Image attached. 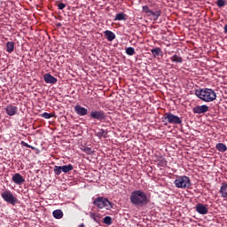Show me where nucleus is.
Instances as JSON below:
<instances>
[{"label":"nucleus","instance_id":"2eb2a0df","mask_svg":"<svg viewBox=\"0 0 227 227\" xmlns=\"http://www.w3.org/2000/svg\"><path fill=\"white\" fill-rule=\"evenodd\" d=\"M219 192L222 198H227V182L222 184Z\"/></svg>","mask_w":227,"mask_h":227},{"label":"nucleus","instance_id":"b1692460","mask_svg":"<svg viewBox=\"0 0 227 227\" xmlns=\"http://www.w3.org/2000/svg\"><path fill=\"white\" fill-rule=\"evenodd\" d=\"M42 118H44L45 120H51V118H56V114H49L47 112H44L40 114Z\"/></svg>","mask_w":227,"mask_h":227},{"label":"nucleus","instance_id":"20e7f679","mask_svg":"<svg viewBox=\"0 0 227 227\" xmlns=\"http://www.w3.org/2000/svg\"><path fill=\"white\" fill-rule=\"evenodd\" d=\"M93 205L98 207V208H106V210H111V208H113V203L104 197L96 198L93 201Z\"/></svg>","mask_w":227,"mask_h":227},{"label":"nucleus","instance_id":"4c0bfd02","mask_svg":"<svg viewBox=\"0 0 227 227\" xmlns=\"http://www.w3.org/2000/svg\"><path fill=\"white\" fill-rule=\"evenodd\" d=\"M79 227H85L84 223L80 224Z\"/></svg>","mask_w":227,"mask_h":227},{"label":"nucleus","instance_id":"72a5a7b5","mask_svg":"<svg viewBox=\"0 0 227 227\" xmlns=\"http://www.w3.org/2000/svg\"><path fill=\"white\" fill-rule=\"evenodd\" d=\"M21 145H22V146H26V148L31 147V145H29V144H27V143H26L24 141H21Z\"/></svg>","mask_w":227,"mask_h":227},{"label":"nucleus","instance_id":"7c9ffc66","mask_svg":"<svg viewBox=\"0 0 227 227\" xmlns=\"http://www.w3.org/2000/svg\"><path fill=\"white\" fill-rule=\"evenodd\" d=\"M216 4L219 8H223V6L226 5V1L224 0H217Z\"/></svg>","mask_w":227,"mask_h":227},{"label":"nucleus","instance_id":"9b49d317","mask_svg":"<svg viewBox=\"0 0 227 227\" xmlns=\"http://www.w3.org/2000/svg\"><path fill=\"white\" fill-rule=\"evenodd\" d=\"M43 79L46 84H56L58 82V78L52 76L51 74H45Z\"/></svg>","mask_w":227,"mask_h":227},{"label":"nucleus","instance_id":"0eeeda50","mask_svg":"<svg viewBox=\"0 0 227 227\" xmlns=\"http://www.w3.org/2000/svg\"><path fill=\"white\" fill-rule=\"evenodd\" d=\"M90 116L92 120H98V121H106L107 120V114L104 110L91 111Z\"/></svg>","mask_w":227,"mask_h":227},{"label":"nucleus","instance_id":"423d86ee","mask_svg":"<svg viewBox=\"0 0 227 227\" xmlns=\"http://www.w3.org/2000/svg\"><path fill=\"white\" fill-rule=\"evenodd\" d=\"M163 121H168V123H172L174 125H181L182 118L178 115H175L172 113H165L163 115Z\"/></svg>","mask_w":227,"mask_h":227},{"label":"nucleus","instance_id":"2f4dec72","mask_svg":"<svg viewBox=\"0 0 227 227\" xmlns=\"http://www.w3.org/2000/svg\"><path fill=\"white\" fill-rule=\"evenodd\" d=\"M82 150L85 153H87V155H91V148L84 147Z\"/></svg>","mask_w":227,"mask_h":227},{"label":"nucleus","instance_id":"4468645a","mask_svg":"<svg viewBox=\"0 0 227 227\" xmlns=\"http://www.w3.org/2000/svg\"><path fill=\"white\" fill-rule=\"evenodd\" d=\"M104 35L106 38V40H108V42H113V40H114L116 38V35L112 32L111 30H106L104 32Z\"/></svg>","mask_w":227,"mask_h":227},{"label":"nucleus","instance_id":"6ab92c4d","mask_svg":"<svg viewBox=\"0 0 227 227\" xmlns=\"http://www.w3.org/2000/svg\"><path fill=\"white\" fill-rule=\"evenodd\" d=\"M60 168L62 169V173H69V171H72L74 169V165L67 164L60 166Z\"/></svg>","mask_w":227,"mask_h":227},{"label":"nucleus","instance_id":"f3484780","mask_svg":"<svg viewBox=\"0 0 227 227\" xmlns=\"http://www.w3.org/2000/svg\"><path fill=\"white\" fill-rule=\"evenodd\" d=\"M15 51V43L13 42H7L6 43V51L9 53L13 52Z\"/></svg>","mask_w":227,"mask_h":227},{"label":"nucleus","instance_id":"cd10ccee","mask_svg":"<svg viewBox=\"0 0 227 227\" xmlns=\"http://www.w3.org/2000/svg\"><path fill=\"white\" fill-rule=\"evenodd\" d=\"M53 171L57 176H59V175H61V173H63V171L61 169V166H55L53 168Z\"/></svg>","mask_w":227,"mask_h":227},{"label":"nucleus","instance_id":"6e6552de","mask_svg":"<svg viewBox=\"0 0 227 227\" xmlns=\"http://www.w3.org/2000/svg\"><path fill=\"white\" fill-rule=\"evenodd\" d=\"M192 113L194 114H205V113H208V106L207 105L197 106L192 108Z\"/></svg>","mask_w":227,"mask_h":227},{"label":"nucleus","instance_id":"a211bd4d","mask_svg":"<svg viewBox=\"0 0 227 227\" xmlns=\"http://www.w3.org/2000/svg\"><path fill=\"white\" fill-rule=\"evenodd\" d=\"M172 63H184V59L180 55L175 54L170 58Z\"/></svg>","mask_w":227,"mask_h":227},{"label":"nucleus","instance_id":"5701e85b","mask_svg":"<svg viewBox=\"0 0 227 227\" xmlns=\"http://www.w3.org/2000/svg\"><path fill=\"white\" fill-rule=\"evenodd\" d=\"M215 149H216L218 152L224 153V152H226L227 147H226V145H224V144H223V143H218V144H216V145H215Z\"/></svg>","mask_w":227,"mask_h":227},{"label":"nucleus","instance_id":"412c9836","mask_svg":"<svg viewBox=\"0 0 227 227\" xmlns=\"http://www.w3.org/2000/svg\"><path fill=\"white\" fill-rule=\"evenodd\" d=\"M114 21L116 20H127V14L121 12L117 13L114 19Z\"/></svg>","mask_w":227,"mask_h":227},{"label":"nucleus","instance_id":"bb28decb","mask_svg":"<svg viewBox=\"0 0 227 227\" xmlns=\"http://www.w3.org/2000/svg\"><path fill=\"white\" fill-rule=\"evenodd\" d=\"M103 223L107 226H111V224H113V218H111V216H106L103 220Z\"/></svg>","mask_w":227,"mask_h":227},{"label":"nucleus","instance_id":"c756f323","mask_svg":"<svg viewBox=\"0 0 227 227\" xmlns=\"http://www.w3.org/2000/svg\"><path fill=\"white\" fill-rule=\"evenodd\" d=\"M142 10H143L144 13L148 14V17H150L151 13H153V11L150 10V8L147 5L143 6Z\"/></svg>","mask_w":227,"mask_h":227},{"label":"nucleus","instance_id":"dca6fc26","mask_svg":"<svg viewBox=\"0 0 227 227\" xmlns=\"http://www.w3.org/2000/svg\"><path fill=\"white\" fill-rule=\"evenodd\" d=\"M90 219H93V221H95V223H98V224H100L99 221H100V219H102V215H100L98 213H90Z\"/></svg>","mask_w":227,"mask_h":227},{"label":"nucleus","instance_id":"4be33fe9","mask_svg":"<svg viewBox=\"0 0 227 227\" xmlns=\"http://www.w3.org/2000/svg\"><path fill=\"white\" fill-rule=\"evenodd\" d=\"M151 52L153 56V58H157V56H160V54H162V50L159 47L152 49Z\"/></svg>","mask_w":227,"mask_h":227},{"label":"nucleus","instance_id":"393cba45","mask_svg":"<svg viewBox=\"0 0 227 227\" xmlns=\"http://www.w3.org/2000/svg\"><path fill=\"white\" fill-rule=\"evenodd\" d=\"M162 12L160 10H158L156 12H153V13L150 14L153 15L154 18H153V20H159V17H160Z\"/></svg>","mask_w":227,"mask_h":227},{"label":"nucleus","instance_id":"1a4fd4ad","mask_svg":"<svg viewBox=\"0 0 227 227\" xmlns=\"http://www.w3.org/2000/svg\"><path fill=\"white\" fill-rule=\"evenodd\" d=\"M12 182L16 184V185H22L24 182H26V179H24V176L20 175V173H16L12 176Z\"/></svg>","mask_w":227,"mask_h":227},{"label":"nucleus","instance_id":"ddd939ff","mask_svg":"<svg viewBox=\"0 0 227 227\" xmlns=\"http://www.w3.org/2000/svg\"><path fill=\"white\" fill-rule=\"evenodd\" d=\"M196 211L201 215H206V214H208V207L203 204H198L196 206Z\"/></svg>","mask_w":227,"mask_h":227},{"label":"nucleus","instance_id":"7ed1b4c3","mask_svg":"<svg viewBox=\"0 0 227 227\" xmlns=\"http://www.w3.org/2000/svg\"><path fill=\"white\" fill-rule=\"evenodd\" d=\"M174 185H176L177 189H189V187H191V178L187 176H179L174 181Z\"/></svg>","mask_w":227,"mask_h":227},{"label":"nucleus","instance_id":"39448f33","mask_svg":"<svg viewBox=\"0 0 227 227\" xmlns=\"http://www.w3.org/2000/svg\"><path fill=\"white\" fill-rule=\"evenodd\" d=\"M1 197L3 198L4 201L12 205V207H15L16 203H19V199H17V197H15V195H13L10 190L4 191L1 193Z\"/></svg>","mask_w":227,"mask_h":227},{"label":"nucleus","instance_id":"e433bc0d","mask_svg":"<svg viewBox=\"0 0 227 227\" xmlns=\"http://www.w3.org/2000/svg\"><path fill=\"white\" fill-rule=\"evenodd\" d=\"M28 148H31V150H35V148L32 145H30V147H28Z\"/></svg>","mask_w":227,"mask_h":227},{"label":"nucleus","instance_id":"473e14b6","mask_svg":"<svg viewBox=\"0 0 227 227\" xmlns=\"http://www.w3.org/2000/svg\"><path fill=\"white\" fill-rule=\"evenodd\" d=\"M58 8L59 10H64V8H67V4H65L64 3H60L58 4Z\"/></svg>","mask_w":227,"mask_h":227},{"label":"nucleus","instance_id":"f257e3e1","mask_svg":"<svg viewBox=\"0 0 227 227\" xmlns=\"http://www.w3.org/2000/svg\"><path fill=\"white\" fill-rule=\"evenodd\" d=\"M129 201L135 207H146L150 203V199L143 190H136L131 192Z\"/></svg>","mask_w":227,"mask_h":227},{"label":"nucleus","instance_id":"f03ea898","mask_svg":"<svg viewBox=\"0 0 227 227\" xmlns=\"http://www.w3.org/2000/svg\"><path fill=\"white\" fill-rule=\"evenodd\" d=\"M195 95L204 102H214V100L217 98V93H215V90L208 88L196 90Z\"/></svg>","mask_w":227,"mask_h":227},{"label":"nucleus","instance_id":"9d476101","mask_svg":"<svg viewBox=\"0 0 227 227\" xmlns=\"http://www.w3.org/2000/svg\"><path fill=\"white\" fill-rule=\"evenodd\" d=\"M18 111L19 108L13 105H9L5 107V113L8 114V116H15Z\"/></svg>","mask_w":227,"mask_h":227},{"label":"nucleus","instance_id":"aec40b11","mask_svg":"<svg viewBox=\"0 0 227 227\" xmlns=\"http://www.w3.org/2000/svg\"><path fill=\"white\" fill-rule=\"evenodd\" d=\"M52 215L55 219H63V211L61 209H56L52 212Z\"/></svg>","mask_w":227,"mask_h":227},{"label":"nucleus","instance_id":"a878e982","mask_svg":"<svg viewBox=\"0 0 227 227\" xmlns=\"http://www.w3.org/2000/svg\"><path fill=\"white\" fill-rule=\"evenodd\" d=\"M97 136L99 138L107 137V131L105 129H99V131L97 132Z\"/></svg>","mask_w":227,"mask_h":227},{"label":"nucleus","instance_id":"c85d7f7f","mask_svg":"<svg viewBox=\"0 0 227 227\" xmlns=\"http://www.w3.org/2000/svg\"><path fill=\"white\" fill-rule=\"evenodd\" d=\"M126 54H128V56H134V54H136V50L132 47H128L126 49Z\"/></svg>","mask_w":227,"mask_h":227},{"label":"nucleus","instance_id":"f8f14e48","mask_svg":"<svg viewBox=\"0 0 227 227\" xmlns=\"http://www.w3.org/2000/svg\"><path fill=\"white\" fill-rule=\"evenodd\" d=\"M74 113H76L78 116H86V114H88V110L81 106V105H76L74 106Z\"/></svg>","mask_w":227,"mask_h":227},{"label":"nucleus","instance_id":"f704fd0d","mask_svg":"<svg viewBox=\"0 0 227 227\" xmlns=\"http://www.w3.org/2000/svg\"><path fill=\"white\" fill-rule=\"evenodd\" d=\"M166 164H167V162H166L165 160H162L160 161V166H166Z\"/></svg>","mask_w":227,"mask_h":227},{"label":"nucleus","instance_id":"c9c22d12","mask_svg":"<svg viewBox=\"0 0 227 227\" xmlns=\"http://www.w3.org/2000/svg\"><path fill=\"white\" fill-rule=\"evenodd\" d=\"M57 27H61V23H58Z\"/></svg>","mask_w":227,"mask_h":227}]
</instances>
